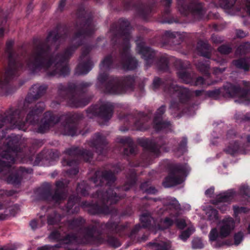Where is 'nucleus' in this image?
<instances>
[{"mask_svg": "<svg viewBox=\"0 0 250 250\" xmlns=\"http://www.w3.org/2000/svg\"><path fill=\"white\" fill-rule=\"evenodd\" d=\"M227 138L229 144L225 150L230 154L242 151L243 148H246L250 145V135L248 134L238 135L234 131H230L227 134Z\"/></svg>", "mask_w": 250, "mask_h": 250, "instance_id": "39448f33", "label": "nucleus"}, {"mask_svg": "<svg viewBox=\"0 0 250 250\" xmlns=\"http://www.w3.org/2000/svg\"><path fill=\"white\" fill-rule=\"evenodd\" d=\"M115 180V176L112 173L105 172L103 174L100 182L104 183V181H106L107 184H109L110 182H114Z\"/></svg>", "mask_w": 250, "mask_h": 250, "instance_id": "c85d7f7f", "label": "nucleus"}, {"mask_svg": "<svg viewBox=\"0 0 250 250\" xmlns=\"http://www.w3.org/2000/svg\"><path fill=\"white\" fill-rule=\"evenodd\" d=\"M55 123V118L51 116L50 113H46L45 118L42 121V124L39 128V131L44 132Z\"/></svg>", "mask_w": 250, "mask_h": 250, "instance_id": "2eb2a0df", "label": "nucleus"}, {"mask_svg": "<svg viewBox=\"0 0 250 250\" xmlns=\"http://www.w3.org/2000/svg\"><path fill=\"white\" fill-rule=\"evenodd\" d=\"M223 71H224V70H221V69L216 68V69L215 70V72L216 73H218V72H222Z\"/></svg>", "mask_w": 250, "mask_h": 250, "instance_id": "69168bd1", "label": "nucleus"}, {"mask_svg": "<svg viewBox=\"0 0 250 250\" xmlns=\"http://www.w3.org/2000/svg\"><path fill=\"white\" fill-rule=\"evenodd\" d=\"M97 197L102 200H107V202L110 201L111 203H115L119 199L118 196L114 192L112 189H109L105 193H98Z\"/></svg>", "mask_w": 250, "mask_h": 250, "instance_id": "dca6fc26", "label": "nucleus"}, {"mask_svg": "<svg viewBox=\"0 0 250 250\" xmlns=\"http://www.w3.org/2000/svg\"><path fill=\"white\" fill-rule=\"evenodd\" d=\"M12 43H13L12 42H7V47L9 48L10 46L12 45Z\"/></svg>", "mask_w": 250, "mask_h": 250, "instance_id": "774afa93", "label": "nucleus"}, {"mask_svg": "<svg viewBox=\"0 0 250 250\" xmlns=\"http://www.w3.org/2000/svg\"><path fill=\"white\" fill-rule=\"evenodd\" d=\"M198 68L202 72H207L209 68V64L208 63L199 62L197 64Z\"/></svg>", "mask_w": 250, "mask_h": 250, "instance_id": "58836bf2", "label": "nucleus"}, {"mask_svg": "<svg viewBox=\"0 0 250 250\" xmlns=\"http://www.w3.org/2000/svg\"><path fill=\"white\" fill-rule=\"evenodd\" d=\"M9 158H8L7 156H5V158L6 159H7L8 161H12V162H14V158L11 156H9Z\"/></svg>", "mask_w": 250, "mask_h": 250, "instance_id": "e2e57ef3", "label": "nucleus"}, {"mask_svg": "<svg viewBox=\"0 0 250 250\" xmlns=\"http://www.w3.org/2000/svg\"><path fill=\"white\" fill-rule=\"evenodd\" d=\"M187 139L185 138H184L181 142L180 144V147L178 149L179 151H181L182 152H184L185 150V146L187 144Z\"/></svg>", "mask_w": 250, "mask_h": 250, "instance_id": "37998d69", "label": "nucleus"}, {"mask_svg": "<svg viewBox=\"0 0 250 250\" xmlns=\"http://www.w3.org/2000/svg\"><path fill=\"white\" fill-rule=\"evenodd\" d=\"M234 65L238 68L244 69L247 71L249 69L250 66V58L246 59H240L234 62Z\"/></svg>", "mask_w": 250, "mask_h": 250, "instance_id": "b1692460", "label": "nucleus"}, {"mask_svg": "<svg viewBox=\"0 0 250 250\" xmlns=\"http://www.w3.org/2000/svg\"><path fill=\"white\" fill-rule=\"evenodd\" d=\"M206 212L207 217L208 220L214 222L218 219V213L216 210L209 207L207 208Z\"/></svg>", "mask_w": 250, "mask_h": 250, "instance_id": "4be33fe9", "label": "nucleus"}, {"mask_svg": "<svg viewBox=\"0 0 250 250\" xmlns=\"http://www.w3.org/2000/svg\"><path fill=\"white\" fill-rule=\"evenodd\" d=\"M235 228V221L230 216H226L221 220L218 224L219 231L216 228H213L210 230L209 235V240L214 247L220 238H223L228 236L233 231Z\"/></svg>", "mask_w": 250, "mask_h": 250, "instance_id": "20e7f679", "label": "nucleus"}, {"mask_svg": "<svg viewBox=\"0 0 250 250\" xmlns=\"http://www.w3.org/2000/svg\"><path fill=\"white\" fill-rule=\"evenodd\" d=\"M236 195V192L233 189H229L218 195L212 203L222 212H224L229 209V205L234 201Z\"/></svg>", "mask_w": 250, "mask_h": 250, "instance_id": "6e6552de", "label": "nucleus"}, {"mask_svg": "<svg viewBox=\"0 0 250 250\" xmlns=\"http://www.w3.org/2000/svg\"><path fill=\"white\" fill-rule=\"evenodd\" d=\"M146 141L148 149L150 150V151L153 153L155 156H158L160 153V151L158 148L157 145L151 142H148L147 140H146Z\"/></svg>", "mask_w": 250, "mask_h": 250, "instance_id": "bb28decb", "label": "nucleus"}, {"mask_svg": "<svg viewBox=\"0 0 250 250\" xmlns=\"http://www.w3.org/2000/svg\"><path fill=\"white\" fill-rule=\"evenodd\" d=\"M78 172V170L77 168H74L71 172H69V174H73L74 175L76 174Z\"/></svg>", "mask_w": 250, "mask_h": 250, "instance_id": "680f3d73", "label": "nucleus"}, {"mask_svg": "<svg viewBox=\"0 0 250 250\" xmlns=\"http://www.w3.org/2000/svg\"><path fill=\"white\" fill-rule=\"evenodd\" d=\"M230 48L227 45H222L218 48L219 51L221 54H224L229 53L230 52Z\"/></svg>", "mask_w": 250, "mask_h": 250, "instance_id": "79ce46f5", "label": "nucleus"}, {"mask_svg": "<svg viewBox=\"0 0 250 250\" xmlns=\"http://www.w3.org/2000/svg\"><path fill=\"white\" fill-rule=\"evenodd\" d=\"M177 73L179 78L186 83L199 85L204 83V80L202 77L198 78L195 82H193V75L188 72L185 69H182L180 70Z\"/></svg>", "mask_w": 250, "mask_h": 250, "instance_id": "9b49d317", "label": "nucleus"}, {"mask_svg": "<svg viewBox=\"0 0 250 250\" xmlns=\"http://www.w3.org/2000/svg\"><path fill=\"white\" fill-rule=\"evenodd\" d=\"M165 111V107L161 106L157 110L154 120V125L156 129L159 130L168 128L170 126L169 122L162 121L161 116Z\"/></svg>", "mask_w": 250, "mask_h": 250, "instance_id": "f8f14e48", "label": "nucleus"}, {"mask_svg": "<svg viewBox=\"0 0 250 250\" xmlns=\"http://www.w3.org/2000/svg\"><path fill=\"white\" fill-rule=\"evenodd\" d=\"M4 29L3 27H0V38L4 35Z\"/></svg>", "mask_w": 250, "mask_h": 250, "instance_id": "052dcab7", "label": "nucleus"}, {"mask_svg": "<svg viewBox=\"0 0 250 250\" xmlns=\"http://www.w3.org/2000/svg\"><path fill=\"white\" fill-rule=\"evenodd\" d=\"M189 171L190 168L187 164L176 166L163 182L164 186L169 187L182 183Z\"/></svg>", "mask_w": 250, "mask_h": 250, "instance_id": "423d86ee", "label": "nucleus"}, {"mask_svg": "<svg viewBox=\"0 0 250 250\" xmlns=\"http://www.w3.org/2000/svg\"><path fill=\"white\" fill-rule=\"evenodd\" d=\"M113 108V104L109 103H107L104 105L101 108L103 117L105 119H109L112 115Z\"/></svg>", "mask_w": 250, "mask_h": 250, "instance_id": "6ab92c4d", "label": "nucleus"}, {"mask_svg": "<svg viewBox=\"0 0 250 250\" xmlns=\"http://www.w3.org/2000/svg\"><path fill=\"white\" fill-rule=\"evenodd\" d=\"M185 4L181 5V6L179 7V11L183 14H186V12H185Z\"/></svg>", "mask_w": 250, "mask_h": 250, "instance_id": "13d9d810", "label": "nucleus"}, {"mask_svg": "<svg viewBox=\"0 0 250 250\" xmlns=\"http://www.w3.org/2000/svg\"><path fill=\"white\" fill-rule=\"evenodd\" d=\"M46 87L45 86H41L39 87V90L45 91L46 90Z\"/></svg>", "mask_w": 250, "mask_h": 250, "instance_id": "0e129e2a", "label": "nucleus"}, {"mask_svg": "<svg viewBox=\"0 0 250 250\" xmlns=\"http://www.w3.org/2000/svg\"><path fill=\"white\" fill-rule=\"evenodd\" d=\"M233 208L234 211V215L235 217H237L238 215L241 213H246L249 210V209L245 207H239L236 206H234Z\"/></svg>", "mask_w": 250, "mask_h": 250, "instance_id": "c9c22d12", "label": "nucleus"}, {"mask_svg": "<svg viewBox=\"0 0 250 250\" xmlns=\"http://www.w3.org/2000/svg\"><path fill=\"white\" fill-rule=\"evenodd\" d=\"M44 107L43 103H39L36 105L35 108L32 109L28 113L26 118V122L32 123L33 122L32 117L33 119H35L36 115H38L44 110Z\"/></svg>", "mask_w": 250, "mask_h": 250, "instance_id": "f3484780", "label": "nucleus"}, {"mask_svg": "<svg viewBox=\"0 0 250 250\" xmlns=\"http://www.w3.org/2000/svg\"><path fill=\"white\" fill-rule=\"evenodd\" d=\"M148 183H144L141 185V189L142 190L148 193L154 194L156 192V190L155 188L152 187H148Z\"/></svg>", "mask_w": 250, "mask_h": 250, "instance_id": "f704fd0d", "label": "nucleus"}, {"mask_svg": "<svg viewBox=\"0 0 250 250\" xmlns=\"http://www.w3.org/2000/svg\"><path fill=\"white\" fill-rule=\"evenodd\" d=\"M64 134L73 136L75 133V128L72 124H67L64 126Z\"/></svg>", "mask_w": 250, "mask_h": 250, "instance_id": "473e14b6", "label": "nucleus"}, {"mask_svg": "<svg viewBox=\"0 0 250 250\" xmlns=\"http://www.w3.org/2000/svg\"><path fill=\"white\" fill-rule=\"evenodd\" d=\"M30 226L33 229H35L37 228L38 227H40L41 226L38 225V223L35 220H33L31 221L30 223Z\"/></svg>", "mask_w": 250, "mask_h": 250, "instance_id": "a18cd8bd", "label": "nucleus"}, {"mask_svg": "<svg viewBox=\"0 0 250 250\" xmlns=\"http://www.w3.org/2000/svg\"><path fill=\"white\" fill-rule=\"evenodd\" d=\"M137 51L139 54L142 55V58L146 61L151 59L153 56V51L145 46L144 42L137 43Z\"/></svg>", "mask_w": 250, "mask_h": 250, "instance_id": "4468645a", "label": "nucleus"}, {"mask_svg": "<svg viewBox=\"0 0 250 250\" xmlns=\"http://www.w3.org/2000/svg\"><path fill=\"white\" fill-rule=\"evenodd\" d=\"M165 1H166V4L168 5L171 3V0H165Z\"/></svg>", "mask_w": 250, "mask_h": 250, "instance_id": "338daca9", "label": "nucleus"}, {"mask_svg": "<svg viewBox=\"0 0 250 250\" xmlns=\"http://www.w3.org/2000/svg\"><path fill=\"white\" fill-rule=\"evenodd\" d=\"M140 220L143 223L142 226L144 227H148L149 224L153 219L148 214H143L141 216Z\"/></svg>", "mask_w": 250, "mask_h": 250, "instance_id": "cd10ccee", "label": "nucleus"}, {"mask_svg": "<svg viewBox=\"0 0 250 250\" xmlns=\"http://www.w3.org/2000/svg\"><path fill=\"white\" fill-rule=\"evenodd\" d=\"M122 27H125L121 35V39L123 42L121 44L122 54L125 58L123 60V67L126 69H133L137 66V61L129 54L130 45L129 40L130 39V27L129 22L126 20H123Z\"/></svg>", "mask_w": 250, "mask_h": 250, "instance_id": "7ed1b4c3", "label": "nucleus"}, {"mask_svg": "<svg viewBox=\"0 0 250 250\" xmlns=\"http://www.w3.org/2000/svg\"><path fill=\"white\" fill-rule=\"evenodd\" d=\"M74 49L68 48L63 55L50 57L47 50L44 48L36 51L29 59L27 67L33 71L43 70L47 71L50 75L59 74L65 75L69 72L66 61L71 55Z\"/></svg>", "mask_w": 250, "mask_h": 250, "instance_id": "f257e3e1", "label": "nucleus"}, {"mask_svg": "<svg viewBox=\"0 0 250 250\" xmlns=\"http://www.w3.org/2000/svg\"><path fill=\"white\" fill-rule=\"evenodd\" d=\"M95 30L94 24L93 23H90L86 25L85 27V31L83 33V34L88 35L94 31Z\"/></svg>", "mask_w": 250, "mask_h": 250, "instance_id": "ea45409f", "label": "nucleus"}, {"mask_svg": "<svg viewBox=\"0 0 250 250\" xmlns=\"http://www.w3.org/2000/svg\"><path fill=\"white\" fill-rule=\"evenodd\" d=\"M170 107L171 109H179V103L172 102Z\"/></svg>", "mask_w": 250, "mask_h": 250, "instance_id": "603ef678", "label": "nucleus"}, {"mask_svg": "<svg viewBox=\"0 0 250 250\" xmlns=\"http://www.w3.org/2000/svg\"><path fill=\"white\" fill-rule=\"evenodd\" d=\"M214 192V188H210L205 191L206 196L210 197Z\"/></svg>", "mask_w": 250, "mask_h": 250, "instance_id": "09e8293b", "label": "nucleus"}, {"mask_svg": "<svg viewBox=\"0 0 250 250\" xmlns=\"http://www.w3.org/2000/svg\"><path fill=\"white\" fill-rule=\"evenodd\" d=\"M106 143V141L104 137L99 133L96 134L92 140L91 145L93 147H95L96 149L98 147L104 145Z\"/></svg>", "mask_w": 250, "mask_h": 250, "instance_id": "a211bd4d", "label": "nucleus"}, {"mask_svg": "<svg viewBox=\"0 0 250 250\" xmlns=\"http://www.w3.org/2000/svg\"><path fill=\"white\" fill-rule=\"evenodd\" d=\"M59 235V234L57 232H53L50 234L49 238L51 239H58Z\"/></svg>", "mask_w": 250, "mask_h": 250, "instance_id": "3c124183", "label": "nucleus"}, {"mask_svg": "<svg viewBox=\"0 0 250 250\" xmlns=\"http://www.w3.org/2000/svg\"><path fill=\"white\" fill-rule=\"evenodd\" d=\"M236 1V0H218V4L222 8L228 9L231 8Z\"/></svg>", "mask_w": 250, "mask_h": 250, "instance_id": "a878e982", "label": "nucleus"}, {"mask_svg": "<svg viewBox=\"0 0 250 250\" xmlns=\"http://www.w3.org/2000/svg\"><path fill=\"white\" fill-rule=\"evenodd\" d=\"M20 64L15 61H10L4 75L0 79V91L3 92L7 89L9 80L15 75L19 69Z\"/></svg>", "mask_w": 250, "mask_h": 250, "instance_id": "1a4fd4ad", "label": "nucleus"}, {"mask_svg": "<svg viewBox=\"0 0 250 250\" xmlns=\"http://www.w3.org/2000/svg\"><path fill=\"white\" fill-rule=\"evenodd\" d=\"M236 35L238 37L243 38L246 36V34L243 31L239 30L237 31Z\"/></svg>", "mask_w": 250, "mask_h": 250, "instance_id": "8fccbe9b", "label": "nucleus"}, {"mask_svg": "<svg viewBox=\"0 0 250 250\" xmlns=\"http://www.w3.org/2000/svg\"><path fill=\"white\" fill-rule=\"evenodd\" d=\"M107 77V75L106 74H102L101 73L99 74V76L98 77V80L100 82H103V81H104L105 79Z\"/></svg>", "mask_w": 250, "mask_h": 250, "instance_id": "de8ad7c7", "label": "nucleus"}, {"mask_svg": "<svg viewBox=\"0 0 250 250\" xmlns=\"http://www.w3.org/2000/svg\"><path fill=\"white\" fill-rule=\"evenodd\" d=\"M82 62L77 66L76 73L78 75H83L87 73L93 66V63L85 54H83L81 57Z\"/></svg>", "mask_w": 250, "mask_h": 250, "instance_id": "9d476101", "label": "nucleus"}, {"mask_svg": "<svg viewBox=\"0 0 250 250\" xmlns=\"http://www.w3.org/2000/svg\"><path fill=\"white\" fill-rule=\"evenodd\" d=\"M250 51V43L247 42L242 44L238 48L237 52H239L240 54L246 53Z\"/></svg>", "mask_w": 250, "mask_h": 250, "instance_id": "72a5a7b5", "label": "nucleus"}, {"mask_svg": "<svg viewBox=\"0 0 250 250\" xmlns=\"http://www.w3.org/2000/svg\"><path fill=\"white\" fill-rule=\"evenodd\" d=\"M58 42H60L59 37L55 32H51L46 40V45H51L52 48Z\"/></svg>", "mask_w": 250, "mask_h": 250, "instance_id": "5701e85b", "label": "nucleus"}, {"mask_svg": "<svg viewBox=\"0 0 250 250\" xmlns=\"http://www.w3.org/2000/svg\"><path fill=\"white\" fill-rule=\"evenodd\" d=\"M170 91H175L179 97L180 103L185 102L189 98L190 94L189 91L185 88L173 85L170 88Z\"/></svg>", "mask_w": 250, "mask_h": 250, "instance_id": "ddd939ff", "label": "nucleus"}, {"mask_svg": "<svg viewBox=\"0 0 250 250\" xmlns=\"http://www.w3.org/2000/svg\"><path fill=\"white\" fill-rule=\"evenodd\" d=\"M239 192L241 194L249 198L250 201V188L247 185H242L239 188Z\"/></svg>", "mask_w": 250, "mask_h": 250, "instance_id": "2f4dec72", "label": "nucleus"}, {"mask_svg": "<svg viewBox=\"0 0 250 250\" xmlns=\"http://www.w3.org/2000/svg\"><path fill=\"white\" fill-rule=\"evenodd\" d=\"M161 80L158 78H156L154 79L153 85L154 88H157L160 84Z\"/></svg>", "mask_w": 250, "mask_h": 250, "instance_id": "49530a36", "label": "nucleus"}, {"mask_svg": "<svg viewBox=\"0 0 250 250\" xmlns=\"http://www.w3.org/2000/svg\"><path fill=\"white\" fill-rule=\"evenodd\" d=\"M153 248H156V250H169L171 247L169 242H161L155 243L152 245Z\"/></svg>", "mask_w": 250, "mask_h": 250, "instance_id": "393cba45", "label": "nucleus"}, {"mask_svg": "<svg viewBox=\"0 0 250 250\" xmlns=\"http://www.w3.org/2000/svg\"><path fill=\"white\" fill-rule=\"evenodd\" d=\"M195 230L193 226L189 227L188 229L183 231L180 236V238L183 241H186Z\"/></svg>", "mask_w": 250, "mask_h": 250, "instance_id": "7c9ffc66", "label": "nucleus"}, {"mask_svg": "<svg viewBox=\"0 0 250 250\" xmlns=\"http://www.w3.org/2000/svg\"><path fill=\"white\" fill-rule=\"evenodd\" d=\"M56 187L57 188V192L53 197V199L57 202L62 199H63L65 197V195L63 193H60L59 192V190L64 187V184L62 181H58L56 183Z\"/></svg>", "mask_w": 250, "mask_h": 250, "instance_id": "412c9836", "label": "nucleus"}, {"mask_svg": "<svg viewBox=\"0 0 250 250\" xmlns=\"http://www.w3.org/2000/svg\"><path fill=\"white\" fill-rule=\"evenodd\" d=\"M57 219H55V220H52L51 217H49L48 218V223L49 224H54L55 223H56L57 222Z\"/></svg>", "mask_w": 250, "mask_h": 250, "instance_id": "4d7b16f0", "label": "nucleus"}, {"mask_svg": "<svg viewBox=\"0 0 250 250\" xmlns=\"http://www.w3.org/2000/svg\"><path fill=\"white\" fill-rule=\"evenodd\" d=\"M72 162H67L65 160H64L62 162V164L64 166L65 165H68V166H71Z\"/></svg>", "mask_w": 250, "mask_h": 250, "instance_id": "bf43d9fd", "label": "nucleus"}, {"mask_svg": "<svg viewBox=\"0 0 250 250\" xmlns=\"http://www.w3.org/2000/svg\"><path fill=\"white\" fill-rule=\"evenodd\" d=\"M71 102L72 105L76 107L84 106L87 104V102L83 103L81 101H80L79 100H78L77 98L75 97H73L71 99Z\"/></svg>", "mask_w": 250, "mask_h": 250, "instance_id": "4c0bfd02", "label": "nucleus"}, {"mask_svg": "<svg viewBox=\"0 0 250 250\" xmlns=\"http://www.w3.org/2000/svg\"><path fill=\"white\" fill-rule=\"evenodd\" d=\"M107 91L112 94L122 93V86L119 83L115 81L114 83H112L108 85Z\"/></svg>", "mask_w": 250, "mask_h": 250, "instance_id": "aec40b11", "label": "nucleus"}, {"mask_svg": "<svg viewBox=\"0 0 250 250\" xmlns=\"http://www.w3.org/2000/svg\"><path fill=\"white\" fill-rule=\"evenodd\" d=\"M247 3L246 7V10L250 15V0H247Z\"/></svg>", "mask_w": 250, "mask_h": 250, "instance_id": "6e6d98bb", "label": "nucleus"}, {"mask_svg": "<svg viewBox=\"0 0 250 250\" xmlns=\"http://www.w3.org/2000/svg\"><path fill=\"white\" fill-rule=\"evenodd\" d=\"M243 235L242 232H238L234 236V244L236 245H239L243 240Z\"/></svg>", "mask_w": 250, "mask_h": 250, "instance_id": "a19ab883", "label": "nucleus"}, {"mask_svg": "<svg viewBox=\"0 0 250 250\" xmlns=\"http://www.w3.org/2000/svg\"><path fill=\"white\" fill-rule=\"evenodd\" d=\"M112 62V59L110 56H108L103 61L100 65V69L101 71L108 69Z\"/></svg>", "mask_w": 250, "mask_h": 250, "instance_id": "c756f323", "label": "nucleus"}, {"mask_svg": "<svg viewBox=\"0 0 250 250\" xmlns=\"http://www.w3.org/2000/svg\"><path fill=\"white\" fill-rule=\"evenodd\" d=\"M7 182L13 184H16L19 182L18 177L16 175L9 176L7 179Z\"/></svg>", "mask_w": 250, "mask_h": 250, "instance_id": "c03bdc74", "label": "nucleus"}, {"mask_svg": "<svg viewBox=\"0 0 250 250\" xmlns=\"http://www.w3.org/2000/svg\"><path fill=\"white\" fill-rule=\"evenodd\" d=\"M224 92L227 96L235 98V101L239 103L248 104L250 102L249 91L241 90L240 88L230 83L224 86Z\"/></svg>", "mask_w": 250, "mask_h": 250, "instance_id": "0eeeda50", "label": "nucleus"}, {"mask_svg": "<svg viewBox=\"0 0 250 250\" xmlns=\"http://www.w3.org/2000/svg\"><path fill=\"white\" fill-rule=\"evenodd\" d=\"M192 247L194 249H201L204 247V244L200 238H196L192 241Z\"/></svg>", "mask_w": 250, "mask_h": 250, "instance_id": "e433bc0d", "label": "nucleus"}, {"mask_svg": "<svg viewBox=\"0 0 250 250\" xmlns=\"http://www.w3.org/2000/svg\"><path fill=\"white\" fill-rule=\"evenodd\" d=\"M66 3V0H61L59 5V8L61 10H62L63 8L64 7Z\"/></svg>", "mask_w": 250, "mask_h": 250, "instance_id": "5fc2aeb1", "label": "nucleus"}, {"mask_svg": "<svg viewBox=\"0 0 250 250\" xmlns=\"http://www.w3.org/2000/svg\"><path fill=\"white\" fill-rule=\"evenodd\" d=\"M54 247L49 246H45L39 249L38 250H54Z\"/></svg>", "mask_w": 250, "mask_h": 250, "instance_id": "864d4df0", "label": "nucleus"}, {"mask_svg": "<svg viewBox=\"0 0 250 250\" xmlns=\"http://www.w3.org/2000/svg\"><path fill=\"white\" fill-rule=\"evenodd\" d=\"M165 208L169 209L168 217H166L164 220H162L160 224H158V229L162 230L167 229L171 226L174 221L176 222L177 226L180 229H183L187 225L184 219H178L179 215V209L180 205L178 201L175 198H168L165 202Z\"/></svg>", "mask_w": 250, "mask_h": 250, "instance_id": "f03ea898", "label": "nucleus"}]
</instances>
